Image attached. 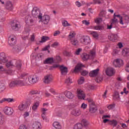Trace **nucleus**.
I'll return each instance as SVG.
<instances>
[{
    "label": "nucleus",
    "instance_id": "16",
    "mask_svg": "<svg viewBox=\"0 0 129 129\" xmlns=\"http://www.w3.org/2000/svg\"><path fill=\"white\" fill-rule=\"evenodd\" d=\"M108 39L112 42H115L117 40V34L114 33H110L108 35Z\"/></svg>",
    "mask_w": 129,
    "mask_h": 129
},
{
    "label": "nucleus",
    "instance_id": "9",
    "mask_svg": "<svg viewBox=\"0 0 129 129\" xmlns=\"http://www.w3.org/2000/svg\"><path fill=\"white\" fill-rule=\"evenodd\" d=\"M5 8L6 10H7V11H9V12H12V11L14 10V6L11 1L6 2L5 5Z\"/></svg>",
    "mask_w": 129,
    "mask_h": 129
},
{
    "label": "nucleus",
    "instance_id": "19",
    "mask_svg": "<svg viewBox=\"0 0 129 129\" xmlns=\"http://www.w3.org/2000/svg\"><path fill=\"white\" fill-rule=\"evenodd\" d=\"M98 72H99V69H97L91 71L89 73V75L90 77H96V76L98 75Z\"/></svg>",
    "mask_w": 129,
    "mask_h": 129
},
{
    "label": "nucleus",
    "instance_id": "8",
    "mask_svg": "<svg viewBox=\"0 0 129 129\" xmlns=\"http://www.w3.org/2000/svg\"><path fill=\"white\" fill-rule=\"evenodd\" d=\"M34 22L35 21L31 16L28 15L25 17V23L26 25H28V26H33Z\"/></svg>",
    "mask_w": 129,
    "mask_h": 129
},
{
    "label": "nucleus",
    "instance_id": "26",
    "mask_svg": "<svg viewBox=\"0 0 129 129\" xmlns=\"http://www.w3.org/2000/svg\"><path fill=\"white\" fill-rule=\"evenodd\" d=\"M39 106H40V101H37L34 102L32 107V110H33L34 111H36V110L38 109V107H39Z\"/></svg>",
    "mask_w": 129,
    "mask_h": 129
},
{
    "label": "nucleus",
    "instance_id": "24",
    "mask_svg": "<svg viewBox=\"0 0 129 129\" xmlns=\"http://www.w3.org/2000/svg\"><path fill=\"white\" fill-rule=\"evenodd\" d=\"M64 95L69 99H72L74 97V95L70 91H66L64 92Z\"/></svg>",
    "mask_w": 129,
    "mask_h": 129
},
{
    "label": "nucleus",
    "instance_id": "22",
    "mask_svg": "<svg viewBox=\"0 0 129 129\" xmlns=\"http://www.w3.org/2000/svg\"><path fill=\"white\" fill-rule=\"evenodd\" d=\"M82 67H85L84 65L82 63H78L77 66L75 67V69L74 70V72L75 73H78L82 69Z\"/></svg>",
    "mask_w": 129,
    "mask_h": 129
},
{
    "label": "nucleus",
    "instance_id": "62",
    "mask_svg": "<svg viewBox=\"0 0 129 129\" xmlns=\"http://www.w3.org/2000/svg\"><path fill=\"white\" fill-rule=\"evenodd\" d=\"M124 20L125 21V23L129 22V17L127 15H124Z\"/></svg>",
    "mask_w": 129,
    "mask_h": 129
},
{
    "label": "nucleus",
    "instance_id": "3",
    "mask_svg": "<svg viewBox=\"0 0 129 129\" xmlns=\"http://www.w3.org/2000/svg\"><path fill=\"white\" fill-rule=\"evenodd\" d=\"M42 13L40 11V9L38 7H34L32 11V15L34 18H38V19L42 18Z\"/></svg>",
    "mask_w": 129,
    "mask_h": 129
},
{
    "label": "nucleus",
    "instance_id": "6",
    "mask_svg": "<svg viewBox=\"0 0 129 129\" xmlns=\"http://www.w3.org/2000/svg\"><path fill=\"white\" fill-rule=\"evenodd\" d=\"M81 42L83 45H89L91 43V39L89 36H83L81 38Z\"/></svg>",
    "mask_w": 129,
    "mask_h": 129
},
{
    "label": "nucleus",
    "instance_id": "59",
    "mask_svg": "<svg viewBox=\"0 0 129 129\" xmlns=\"http://www.w3.org/2000/svg\"><path fill=\"white\" fill-rule=\"evenodd\" d=\"M24 34H26V35H24V37H22L24 40H27L28 37L29 36V32H24Z\"/></svg>",
    "mask_w": 129,
    "mask_h": 129
},
{
    "label": "nucleus",
    "instance_id": "28",
    "mask_svg": "<svg viewBox=\"0 0 129 129\" xmlns=\"http://www.w3.org/2000/svg\"><path fill=\"white\" fill-rule=\"evenodd\" d=\"M5 101H7V102H13L14 101L13 98H4L0 100V104L2 103H4Z\"/></svg>",
    "mask_w": 129,
    "mask_h": 129
},
{
    "label": "nucleus",
    "instance_id": "4",
    "mask_svg": "<svg viewBox=\"0 0 129 129\" xmlns=\"http://www.w3.org/2000/svg\"><path fill=\"white\" fill-rule=\"evenodd\" d=\"M27 81L29 83V85L30 84H35L39 81V77L36 75L29 76Z\"/></svg>",
    "mask_w": 129,
    "mask_h": 129
},
{
    "label": "nucleus",
    "instance_id": "37",
    "mask_svg": "<svg viewBox=\"0 0 129 129\" xmlns=\"http://www.w3.org/2000/svg\"><path fill=\"white\" fill-rule=\"evenodd\" d=\"M83 125L81 123H77L74 126V129H82Z\"/></svg>",
    "mask_w": 129,
    "mask_h": 129
},
{
    "label": "nucleus",
    "instance_id": "63",
    "mask_svg": "<svg viewBox=\"0 0 129 129\" xmlns=\"http://www.w3.org/2000/svg\"><path fill=\"white\" fill-rule=\"evenodd\" d=\"M19 129H27V126L24 124L21 125Z\"/></svg>",
    "mask_w": 129,
    "mask_h": 129
},
{
    "label": "nucleus",
    "instance_id": "13",
    "mask_svg": "<svg viewBox=\"0 0 129 129\" xmlns=\"http://www.w3.org/2000/svg\"><path fill=\"white\" fill-rule=\"evenodd\" d=\"M4 111L6 115H12L14 113V109L10 107H5Z\"/></svg>",
    "mask_w": 129,
    "mask_h": 129
},
{
    "label": "nucleus",
    "instance_id": "64",
    "mask_svg": "<svg viewBox=\"0 0 129 129\" xmlns=\"http://www.w3.org/2000/svg\"><path fill=\"white\" fill-rule=\"evenodd\" d=\"M125 71L126 72H129V62L126 66Z\"/></svg>",
    "mask_w": 129,
    "mask_h": 129
},
{
    "label": "nucleus",
    "instance_id": "51",
    "mask_svg": "<svg viewBox=\"0 0 129 129\" xmlns=\"http://www.w3.org/2000/svg\"><path fill=\"white\" fill-rule=\"evenodd\" d=\"M30 94L31 95H35L36 94H40V91H37V90L31 91L30 92Z\"/></svg>",
    "mask_w": 129,
    "mask_h": 129
},
{
    "label": "nucleus",
    "instance_id": "35",
    "mask_svg": "<svg viewBox=\"0 0 129 129\" xmlns=\"http://www.w3.org/2000/svg\"><path fill=\"white\" fill-rule=\"evenodd\" d=\"M75 32L74 31H71L69 35V39L70 40L74 39V37H75Z\"/></svg>",
    "mask_w": 129,
    "mask_h": 129
},
{
    "label": "nucleus",
    "instance_id": "54",
    "mask_svg": "<svg viewBox=\"0 0 129 129\" xmlns=\"http://www.w3.org/2000/svg\"><path fill=\"white\" fill-rule=\"evenodd\" d=\"M82 24H84L85 26H89V25H90V22L87 20H83L82 21Z\"/></svg>",
    "mask_w": 129,
    "mask_h": 129
},
{
    "label": "nucleus",
    "instance_id": "46",
    "mask_svg": "<svg viewBox=\"0 0 129 129\" xmlns=\"http://www.w3.org/2000/svg\"><path fill=\"white\" fill-rule=\"evenodd\" d=\"M72 83H73L72 80L70 79V78H67L65 81V83L67 84V85H70Z\"/></svg>",
    "mask_w": 129,
    "mask_h": 129
},
{
    "label": "nucleus",
    "instance_id": "50",
    "mask_svg": "<svg viewBox=\"0 0 129 129\" xmlns=\"http://www.w3.org/2000/svg\"><path fill=\"white\" fill-rule=\"evenodd\" d=\"M13 51H15L16 52H20L21 51V47L19 46H16L13 47Z\"/></svg>",
    "mask_w": 129,
    "mask_h": 129
},
{
    "label": "nucleus",
    "instance_id": "12",
    "mask_svg": "<svg viewBox=\"0 0 129 129\" xmlns=\"http://www.w3.org/2000/svg\"><path fill=\"white\" fill-rule=\"evenodd\" d=\"M113 64L115 67H121L123 65V61L120 59H116L114 60Z\"/></svg>",
    "mask_w": 129,
    "mask_h": 129
},
{
    "label": "nucleus",
    "instance_id": "47",
    "mask_svg": "<svg viewBox=\"0 0 129 129\" xmlns=\"http://www.w3.org/2000/svg\"><path fill=\"white\" fill-rule=\"evenodd\" d=\"M62 24L63 27H69L71 26V24H69V23H68V21L66 20H64L63 21H62Z\"/></svg>",
    "mask_w": 129,
    "mask_h": 129
},
{
    "label": "nucleus",
    "instance_id": "48",
    "mask_svg": "<svg viewBox=\"0 0 129 129\" xmlns=\"http://www.w3.org/2000/svg\"><path fill=\"white\" fill-rule=\"evenodd\" d=\"M85 81V79H84V77H81L78 81V82L79 84H83V83H84Z\"/></svg>",
    "mask_w": 129,
    "mask_h": 129
},
{
    "label": "nucleus",
    "instance_id": "14",
    "mask_svg": "<svg viewBox=\"0 0 129 129\" xmlns=\"http://www.w3.org/2000/svg\"><path fill=\"white\" fill-rule=\"evenodd\" d=\"M17 42V38L16 36L11 35L8 38V43L10 45H15Z\"/></svg>",
    "mask_w": 129,
    "mask_h": 129
},
{
    "label": "nucleus",
    "instance_id": "10",
    "mask_svg": "<svg viewBox=\"0 0 129 129\" xmlns=\"http://www.w3.org/2000/svg\"><path fill=\"white\" fill-rule=\"evenodd\" d=\"M11 26L13 30H15V31H18L19 28H21L20 22H19L17 20H14L13 22L12 23Z\"/></svg>",
    "mask_w": 129,
    "mask_h": 129
},
{
    "label": "nucleus",
    "instance_id": "2",
    "mask_svg": "<svg viewBox=\"0 0 129 129\" xmlns=\"http://www.w3.org/2000/svg\"><path fill=\"white\" fill-rule=\"evenodd\" d=\"M81 57L83 61H87L89 59H92L95 57V51L91 50L89 54L85 52L83 53Z\"/></svg>",
    "mask_w": 129,
    "mask_h": 129
},
{
    "label": "nucleus",
    "instance_id": "18",
    "mask_svg": "<svg viewBox=\"0 0 129 129\" xmlns=\"http://www.w3.org/2000/svg\"><path fill=\"white\" fill-rule=\"evenodd\" d=\"M0 61L2 63H7L8 62V58L6 56V53L2 52L0 53Z\"/></svg>",
    "mask_w": 129,
    "mask_h": 129
},
{
    "label": "nucleus",
    "instance_id": "45",
    "mask_svg": "<svg viewBox=\"0 0 129 129\" xmlns=\"http://www.w3.org/2000/svg\"><path fill=\"white\" fill-rule=\"evenodd\" d=\"M97 110V108L96 107H91L89 109V111L91 113H95V112H96Z\"/></svg>",
    "mask_w": 129,
    "mask_h": 129
},
{
    "label": "nucleus",
    "instance_id": "32",
    "mask_svg": "<svg viewBox=\"0 0 129 129\" xmlns=\"http://www.w3.org/2000/svg\"><path fill=\"white\" fill-rule=\"evenodd\" d=\"M113 99L114 100H119V93L117 91H115L113 95Z\"/></svg>",
    "mask_w": 129,
    "mask_h": 129
},
{
    "label": "nucleus",
    "instance_id": "30",
    "mask_svg": "<svg viewBox=\"0 0 129 129\" xmlns=\"http://www.w3.org/2000/svg\"><path fill=\"white\" fill-rule=\"evenodd\" d=\"M54 62V58L53 57H48L44 60V64H52Z\"/></svg>",
    "mask_w": 129,
    "mask_h": 129
},
{
    "label": "nucleus",
    "instance_id": "42",
    "mask_svg": "<svg viewBox=\"0 0 129 129\" xmlns=\"http://www.w3.org/2000/svg\"><path fill=\"white\" fill-rule=\"evenodd\" d=\"M49 40V37L46 36H42L41 38V40L39 41L40 43H44Z\"/></svg>",
    "mask_w": 129,
    "mask_h": 129
},
{
    "label": "nucleus",
    "instance_id": "1",
    "mask_svg": "<svg viewBox=\"0 0 129 129\" xmlns=\"http://www.w3.org/2000/svg\"><path fill=\"white\" fill-rule=\"evenodd\" d=\"M19 79H23V80H18L17 82V86H26V85H30V83L28 82V74L22 73L20 75L18 76Z\"/></svg>",
    "mask_w": 129,
    "mask_h": 129
},
{
    "label": "nucleus",
    "instance_id": "60",
    "mask_svg": "<svg viewBox=\"0 0 129 129\" xmlns=\"http://www.w3.org/2000/svg\"><path fill=\"white\" fill-rule=\"evenodd\" d=\"M87 107V104L83 103L81 106V108H83V109H85Z\"/></svg>",
    "mask_w": 129,
    "mask_h": 129
},
{
    "label": "nucleus",
    "instance_id": "49",
    "mask_svg": "<svg viewBox=\"0 0 129 129\" xmlns=\"http://www.w3.org/2000/svg\"><path fill=\"white\" fill-rule=\"evenodd\" d=\"M119 52H120V50L118 48H115L113 50V55H117V54H119Z\"/></svg>",
    "mask_w": 129,
    "mask_h": 129
},
{
    "label": "nucleus",
    "instance_id": "39",
    "mask_svg": "<svg viewBox=\"0 0 129 129\" xmlns=\"http://www.w3.org/2000/svg\"><path fill=\"white\" fill-rule=\"evenodd\" d=\"M90 34L93 36V38L98 39V33L96 31H91Z\"/></svg>",
    "mask_w": 129,
    "mask_h": 129
},
{
    "label": "nucleus",
    "instance_id": "61",
    "mask_svg": "<svg viewBox=\"0 0 129 129\" xmlns=\"http://www.w3.org/2000/svg\"><path fill=\"white\" fill-rule=\"evenodd\" d=\"M29 115H30V113H29V112H25L23 114V117L24 118H26V117H28Z\"/></svg>",
    "mask_w": 129,
    "mask_h": 129
},
{
    "label": "nucleus",
    "instance_id": "41",
    "mask_svg": "<svg viewBox=\"0 0 129 129\" xmlns=\"http://www.w3.org/2000/svg\"><path fill=\"white\" fill-rule=\"evenodd\" d=\"M70 41L71 43H72V45H74V46H77V45H78V40H77V39L74 38L73 39H71Z\"/></svg>",
    "mask_w": 129,
    "mask_h": 129
},
{
    "label": "nucleus",
    "instance_id": "36",
    "mask_svg": "<svg viewBox=\"0 0 129 129\" xmlns=\"http://www.w3.org/2000/svg\"><path fill=\"white\" fill-rule=\"evenodd\" d=\"M92 29H93V30L100 31V30H103V27L101 26H94L92 27Z\"/></svg>",
    "mask_w": 129,
    "mask_h": 129
},
{
    "label": "nucleus",
    "instance_id": "43",
    "mask_svg": "<svg viewBox=\"0 0 129 129\" xmlns=\"http://www.w3.org/2000/svg\"><path fill=\"white\" fill-rule=\"evenodd\" d=\"M6 89V86L4 83H0V93L3 92Z\"/></svg>",
    "mask_w": 129,
    "mask_h": 129
},
{
    "label": "nucleus",
    "instance_id": "25",
    "mask_svg": "<svg viewBox=\"0 0 129 129\" xmlns=\"http://www.w3.org/2000/svg\"><path fill=\"white\" fill-rule=\"evenodd\" d=\"M122 55L124 57H128V56H129V48H123L122 50Z\"/></svg>",
    "mask_w": 129,
    "mask_h": 129
},
{
    "label": "nucleus",
    "instance_id": "27",
    "mask_svg": "<svg viewBox=\"0 0 129 129\" xmlns=\"http://www.w3.org/2000/svg\"><path fill=\"white\" fill-rule=\"evenodd\" d=\"M114 17H116L117 18H119V24L120 25H124V21H123L122 16H120V15H116L115 13L114 14Z\"/></svg>",
    "mask_w": 129,
    "mask_h": 129
},
{
    "label": "nucleus",
    "instance_id": "53",
    "mask_svg": "<svg viewBox=\"0 0 129 129\" xmlns=\"http://www.w3.org/2000/svg\"><path fill=\"white\" fill-rule=\"evenodd\" d=\"M113 19H112V24H115L116 23H118V20L115 18L116 16H114V14L113 15Z\"/></svg>",
    "mask_w": 129,
    "mask_h": 129
},
{
    "label": "nucleus",
    "instance_id": "44",
    "mask_svg": "<svg viewBox=\"0 0 129 129\" xmlns=\"http://www.w3.org/2000/svg\"><path fill=\"white\" fill-rule=\"evenodd\" d=\"M4 123H5V118H4L2 113H0V125H3Z\"/></svg>",
    "mask_w": 129,
    "mask_h": 129
},
{
    "label": "nucleus",
    "instance_id": "29",
    "mask_svg": "<svg viewBox=\"0 0 129 129\" xmlns=\"http://www.w3.org/2000/svg\"><path fill=\"white\" fill-rule=\"evenodd\" d=\"M14 62L16 64V67L18 70H21L22 68V62L20 60H14Z\"/></svg>",
    "mask_w": 129,
    "mask_h": 129
},
{
    "label": "nucleus",
    "instance_id": "52",
    "mask_svg": "<svg viewBox=\"0 0 129 129\" xmlns=\"http://www.w3.org/2000/svg\"><path fill=\"white\" fill-rule=\"evenodd\" d=\"M82 52V48H80L76 50L75 52V55H80V52Z\"/></svg>",
    "mask_w": 129,
    "mask_h": 129
},
{
    "label": "nucleus",
    "instance_id": "31",
    "mask_svg": "<svg viewBox=\"0 0 129 129\" xmlns=\"http://www.w3.org/2000/svg\"><path fill=\"white\" fill-rule=\"evenodd\" d=\"M52 125L54 127H55V128H56V129L62 128V126L61 125V124H60V123L57 121L54 122L53 123Z\"/></svg>",
    "mask_w": 129,
    "mask_h": 129
},
{
    "label": "nucleus",
    "instance_id": "56",
    "mask_svg": "<svg viewBox=\"0 0 129 129\" xmlns=\"http://www.w3.org/2000/svg\"><path fill=\"white\" fill-rule=\"evenodd\" d=\"M93 4L95 5H100L101 1L100 0H93Z\"/></svg>",
    "mask_w": 129,
    "mask_h": 129
},
{
    "label": "nucleus",
    "instance_id": "11",
    "mask_svg": "<svg viewBox=\"0 0 129 129\" xmlns=\"http://www.w3.org/2000/svg\"><path fill=\"white\" fill-rule=\"evenodd\" d=\"M52 81H53V76L51 75H47L43 79L44 83L46 84H49V83H50Z\"/></svg>",
    "mask_w": 129,
    "mask_h": 129
},
{
    "label": "nucleus",
    "instance_id": "34",
    "mask_svg": "<svg viewBox=\"0 0 129 129\" xmlns=\"http://www.w3.org/2000/svg\"><path fill=\"white\" fill-rule=\"evenodd\" d=\"M6 66L7 68H9L10 69L11 68L15 67V64H14V62L10 61L6 64Z\"/></svg>",
    "mask_w": 129,
    "mask_h": 129
},
{
    "label": "nucleus",
    "instance_id": "21",
    "mask_svg": "<svg viewBox=\"0 0 129 129\" xmlns=\"http://www.w3.org/2000/svg\"><path fill=\"white\" fill-rule=\"evenodd\" d=\"M59 69L61 71V73L62 75H65V74H67L68 72V69L67 67H64V66H59Z\"/></svg>",
    "mask_w": 129,
    "mask_h": 129
},
{
    "label": "nucleus",
    "instance_id": "20",
    "mask_svg": "<svg viewBox=\"0 0 129 129\" xmlns=\"http://www.w3.org/2000/svg\"><path fill=\"white\" fill-rule=\"evenodd\" d=\"M32 127L34 129H41L42 128V125L41 123L39 121H35L32 124Z\"/></svg>",
    "mask_w": 129,
    "mask_h": 129
},
{
    "label": "nucleus",
    "instance_id": "38",
    "mask_svg": "<svg viewBox=\"0 0 129 129\" xmlns=\"http://www.w3.org/2000/svg\"><path fill=\"white\" fill-rule=\"evenodd\" d=\"M9 86L11 88L15 87V86H18V83L17 81L11 82L9 84Z\"/></svg>",
    "mask_w": 129,
    "mask_h": 129
},
{
    "label": "nucleus",
    "instance_id": "55",
    "mask_svg": "<svg viewBox=\"0 0 129 129\" xmlns=\"http://www.w3.org/2000/svg\"><path fill=\"white\" fill-rule=\"evenodd\" d=\"M105 15H106V11H102L100 13V17L104 18V17H105Z\"/></svg>",
    "mask_w": 129,
    "mask_h": 129
},
{
    "label": "nucleus",
    "instance_id": "33",
    "mask_svg": "<svg viewBox=\"0 0 129 129\" xmlns=\"http://www.w3.org/2000/svg\"><path fill=\"white\" fill-rule=\"evenodd\" d=\"M105 19H103V18H102L98 17L94 19V22L96 23V24H97V25H99V24L100 23H101V22H102V21H105Z\"/></svg>",
    "mask_w": 129,
    "mask_h": 129
},
{
    "label": "nucleus",
    "instance_id": "40",
    "mask_svg": "<svg viewBox=\"0 0 129 129\" xmlns=\"http://www.w3.org/2000/svg\"><path fill=\"white\" fill-rule=\"evenodd\" d=\"M109 124L110 125H113V126H116L117 125V121L115 120H112L109 121Z\"/></svg>",
    "mask_w": 129,
    "mask_h": 129
},
{
    "label": "nucleus",
    "instance_id": "57",
    "mask_svg": "<svg viewBox=\"0 0 129 129\" xmlns=\"http://www.w3.org/2000/svg\"><path fill=\"white\" fill-rule=\"evenodd\" d=\"M81 74L83 76H86L88 74V72L87 71H83Z\"/></svg>",
    "mask_w": 129,
    "mask_h": 129
},
{
    "label": "nucleus",
    "instance_id": "23",
    "mask_svg": "<svg viewBox=\"0 0 129 129\" xmlns=\"http://www.w3.org/2000/svg\"><path fill=\"white\" fill-rule=\"evenodd\" d=\"M71 114L74 116H79L81 114V110L79 109H74L72 111Z\"/></svg>",
    "mask_w": 129,
    "mask_h": 129
},
{
    "label": "nucleus",
    "instance_id": "15",
    "mask_svg": "<svg viewBox=\"0 0 129 129\" xmlns=\"http://www.w3.org/2000/svg\"><path fill=\"white\" fill-rule=\"evenodd\" d=\"M18 108L20 111H24V110L27 108V105H26L25 101L20 102L18 107Z\"/></svg>",
    "mask_w": 129,
    "mask_h": 129
},
{
    "label": "nucleus",
    "instance_id": "5",
    "mask_svg": "<svg viewBox=\"0 0 129 129\" xmlns=\"http://www.w3.org/2000/svg\"><path fill=\"white\" fill-rule=\"evenodd\" d=\"M40 22H41L44 25H48L49 24V22H50V16L49 15H44L43 16V14L41 15V18H39Z\"/></svg>",
    "mask_w": 129,
    "mask_h": 129
},
{
    "label": "nucleus",
    "instance_id": "17",
    "mask_svg": "<svg viewBox=\"0 0 129 129\" xmlns=\"http://www.w3.org/2000/svg\"><path fill=\"white\" fill-rule=\"evenodd\" d=\"M114 73H115V72L112 68H108L106 70V74L108 76H112Z\"/></svg>",
    "mask_w": 129,
    "mask_h": 129
},
{
    "label": "nucleus",
    "instance_id": "7",
    "mask_svg": "<svg viewBox=\"0 0 129 129\" xmlns=\"http://www.w3.org/2000/svg\"><path fill=\"white\" fill-rule=\"evenodd\" d=\"M77 95L79 99H85V93L81 89H78L77 90Z\"/></svg>",
    "mask_w": 129,
    "mask_h": 129
},
{
    "label": "nucleus",
    "instance_id": "58",
    "mask_svg": "<svg viewBox=\"0 0 129 129\" xmlns=\"http://www.w3.org/2000/svg\"><path fill=\"white\" fill-rule=\"evenodd\" d=\"M115 105L114 104H110L107 106L108 109H113Z\"/></svg>",
    "mask_w": 129,
    "mask_h": 129
}]
</instances>
